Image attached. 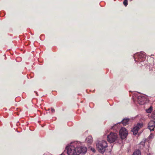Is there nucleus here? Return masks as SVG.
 Here are the masks:
<instances>
[{"mask_svg": "<svg viewBox=\"0 0 155 155\" xmlns=\"http://www.w3.org/2000/svg\"><path fill=\"white\" fill-rule=\"evenodd\" d=\"M75 143H72L66 146V150L68 155H79L80 154H85L87 151L86 147L81 146L75 147L74 145Z\"/></svg>", "mask_w": 155, "mask_h": 155, "instance_id": "nucleus-1", "label": "nucleus"}, {"mask_svg": "<svg viewBox=\"0 0 155 155\" xmlns=\"http://www.w3.org/2000/svg\"><path fill=\"white\" fill-rule=\"evenodd\" d=\"M96 148L98 151L101 153L105 152L106 148L107 147V143L105 140L99 141L96 144Z\"/></svg>", "mask_w": 155, "mask_h": 155, "instance_id": "nucleus-2", "label": "nucleus"}, {"mask_svg": "<svg viewBox=\"0 0 155 155\" xmlns=\"http://www.w3.org/2000/svg\"><path fill=\"white\" fill-rule=\"evenodd\" d=\"M135 61H136L142 62L145 60V56L143 52H140L135 55L134 57Z\"/></svg>", "mask_w": 155, "mask_h": 155, "instance_id": "nucleus-3", "label": "nucleus"}, {"mask_svg": "<svg viewBox=\"0 0 155 155\" xmlns=\"http://www.w3.org/2000/svg\"><path fill=\"white\" fill-rule=\"evenodd\" d=\"M117 135L116 133H110L107 136V140L110 143H113L117 139Z\"/></svg>", "mask_w": 155, "mask_h": 155, "instance_id": "nucleus-4", "label": "nucleus"}, {"mask_svg": "<svg viewBox=\"0 0 155 155\" xmlns=\"http://www.w3.org/2000/svg\"><path fill=\"white\" fill-rule=\"evenodd\" d=\"M120 136L122 139H125L127 137L128 133L126 129L125 128H122L119 131Z\"/></svg>", "mask_w": 155, "mask_h": 155, "instance_id": "nucleus-5", "label": "nucleus"}, {"mask_svg": "<svg viewBox=\"0 0 155 155\" xmlns=\"http://www.w3.org/2000/svg\"><path fill=\"white\" fill-rule=\"evenodd\" d=\"M143 126L142 123H138L132 130L134 135H136L138 133L139 130Z\"/></svg>", "mask_w": 155, "mask_h": 155, "instance_id": "nucleus-6", "label": "nucleus"}, {"mask_svg": "<svg viewBox=\"0 0 155 155\" xmlns=\"http://www.w3.org/2000/svg\"><path fill=\"white\" fill-rule=\"evenodd\" d=\"M146 101L145 97L143 96L140 95L137 97V101L140 105H143L146 103Z\"/></svg>", "mask_w": 155, "mask_h": 155, "instance_id": "nucleus-7", "label": "nucleus"}, {"mask_svg": "<svg viewBox=\"0 0 155 155\" xmlns=\"http://www.w3.org/2000/svg\"><path fill=\"white\" fill-rule=\"evenodd\" d=\"M148 125V128L151 131L154 130L155 124L153 121L151 120L149 123Z\"/></svg>", "mask_w": 155, "mask_h": 155, "instance_id": "nucleus-8", "label": "nucleus"}, {"mask_svg": "<svg viewBox=\"0 0 155 155\" xmlns=\"http://www.w3.org/2000/svg\"><path fill=\"white\" fill-rule=\"evenodd\" d=\"M85 142L87 143L91 144L93 142V138L91 136H89L85 139Z\"/></svg>", "mask_w": 155, "mask_h": 155, "instance_id": "nucleus-9", "label": "nucleus"}, {"mask_svg": "<svg viewBox=\"0 0 155 155\" xmlns=\"http://www.w3.org/2000/svg\"><path fill=\"white\" fill-rule=\"evenodd\" d=\"M129 119L128 118L124 119L121 122L124 126H126L128 124Z\"/></svg>", "mask_w": 155, "mask_h": 155, "instance_id": "nucleus-10", "label": "nucleus"}, {"mask_svg": "<svg viewBox=\"0 0 155 155\" xmlns=\"http://www.w3.org/2000/svg\"><path fill=\"white\" fill-rule=\"evenodd\" d=\"M132 155H141V152L139 150L135 151Z\"/></svg>", "mask_w": 155, "mask_h": 155, "instance_id": "nucleus-11", "label": "nucleus"}, {"mask_svg": "<svg viewBox=\"0 0 155 155\" xmlns=\"http://www.w3.org/2000/svg\"><path fill=\"white\" fill-rule=\"evenodd\" d=\"M152 110V107L151 106L148 109L146 110V112L147 113H150Z\"/></svg>", "mask_w": 155, "mask_h": 155, "instance_id": "nucleus-12", "label": "nucleus"}, {"mask_svg": "<svg viewBox=\"0 0 155 155\" xmlns=\"http://www.w3.org/2000/svg\"><path fill=\"white\" fill-rule=\"evenodd\" d=\"M123 4L124 6H126L128 5V1L127 0H124L123 2Z\"/></svg>", "mask_w": 155, "mask_h": 155, "instance_id": "nucleus-13", "label": "nucleus"}, {"mask_svg": "<svg viewBox=\"0 0 155 155\" xmlns=\"http://www.w3.org/2000/svg\"><path fill=\"white\" fill-rule=\"evenodd\" d=\"M51 110L52 112H54L55 111V110L52 108H51Z\"/></svg>", "mask_w": 155, "mask_h": 155, "instance_id": "nucleus-14", "label": "nucleus"}, {"mask_svg": "<svg viewBox=\"0 0 155 155\" xmlns=\"http://www.w3.org/2000/svg\"><path fill=\"white\" fill-rule=\"evenodd\" d=\"M91 150L94 152H95V149H92Z\"/></svg>", "mask_w": 155, "mask_h": 155, "instance_id": "nucleus-15", "label": "nucleus"}, {"mask_svg": "<svg viewBox=\"0 0 155 155\" xmlns=\"http://www.w3.org/2000/svg\"><path fill=\"white\" fill-rule=\"evenodd\" d=\"M151 121H152L153 122L154 124H155V119H154L153 120H151Z\"/></svg>", "mask_w": 155, "mask_h": 155, "instance_id": "nucleus-16", "label": "nucleus"}, {"mask_svg": "<svg viewBox=\"0 0 155 155\" xmlns=\"http://www.w3.org/2000/svg\"><path fill=\"white\" fill-rule=\"evenodd\" d=\"M148 155H151L150 154H148Z\"/></svg>", "mask_w": 155, "mask_h": 155, "instance_id": "nucleus-17", "label": "nucleus"}, {"mask_svg": "<svg viewBox=\"0 0 155 155\" xmlns=\"http://www.w3.org/2000/svg\"><path fill=\"white\" fill-rule=\"evenodd\" d=\"M154 115H155V113H154Z\"/></svg>", "mask_w": 155, "mask_h": 155, "instance_id": "nucleus-18", "label": "nucleus"}]
</instances>
